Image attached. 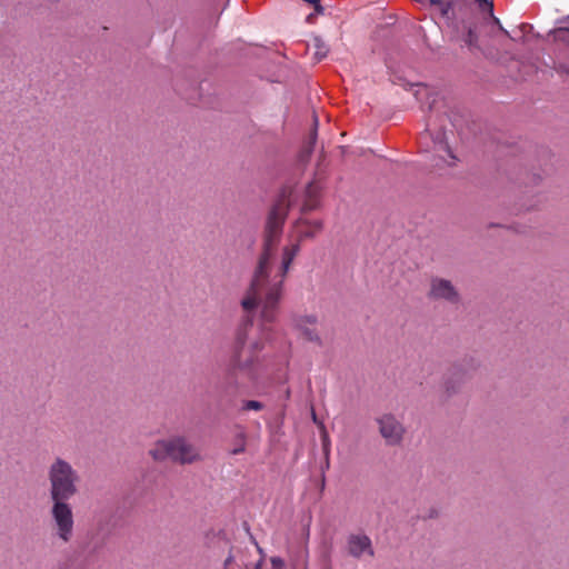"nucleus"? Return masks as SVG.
<instances>
[{
    "mask_svg": "<svg viewBox=\"0 0 569 569\" xmlns=\"http://www.w3.org/2000/svg\"><path fill=\"white\" fill-rule=\"evenodd\" d=\"M293 190L291 187H284L277 201L272 206L264 230L263 251L259 258L253 279L248 290V296L243 300V306L248 308L254 297L264 295L262 317L268 320L274 318V307L280 301L282 284L290 269L293 259L300 252V244L307 239H313L323 229L322 220H309L306 218L297 219L291 228V237L295 242L286 246L282 251V262L280 268L272 274L270 259L273 256L287 214L293 203Z\"/></svg>",
    "mask_w": 569,
    "mask_h": 569,
    "instance_id": "obj_1",
    "label": "nucleus"
},
{
    "mask_svg": "<svg viewBox=\"0 0 569 569\" xmlns=\"http://www.w3.org/2000/svg\"><path fill=\"white\" fill-rule=\"evenodd\" d=\"M246 296H248V293ZM246 298L247 297L242 300ZM263 300L264 295L262 293L261 296L259 295V297H254L248 308L242 306L246 311H250L253 308L260 309L259 336L250 337L252 321L247 320L237 330L233 345L231 363L236 370L243 372L249 380H254L257 377V366L260 360L259 353L263 349L264 342L270 339L272 331L271 325L276 321L278 313L279 301L274 307V318L272 320L264 319L262 317ZM241 305H243V301H241Z\"/></svg>",
    "mask_w": 569,
    "mask_h": 569,
    "instance_id": "obj_2",
    "label": "nucleus"
},
{
    "mask_svg": "<svg viewBox=\"0 0 569 569\" xmlns=\"http://www.w3.org/2000/svg\"><path fill=\"white\" fill-rule=\"evenodd\" d=\"M50 499H71L78 493L80 476L72 465L57 457L48 467Z\"/></svg>",
    "mask_w": 569,
    "mask_h": 569,
    "instance_id": "obj_3",
    "label": "nucleus"
},
{
    "mask_svg": "<svg viewBox=\"0 0 569 569\" xmlns=\"http://www.w3.org/2000/svg\"><path fill=\"white\" fill-rule=\"evenodd\" d=\"M154 461L170 459L181 465L192 463L200 459V450L183 436L158 440L149 450Z\"/></svg>",
    "mask_w": 569,
    "mask_h": 569,
    "instance_id": "obj_4",
    "label": "nucleus"
},
{
    "mask_svg": "<svg viewBox=\"0 0 569 569\" xmlns=\"http://www.w3.org/2000/svg\"><path fill=\"white\" fill-rule=\"evenodd\" d=\"M69 499H51V517L56 526V532L63 542H69L73 536L74 520Z\"/></svg>",
    "mask_w": 569,
    "mask_h": 569,
    "instance_id": "obj_5",
    "label": "nucleus"
},
{
    "mask_svg": "<svg viewBox=\"0 0 569 569\" xmlns=\"http://www.w3.org/2000/svg\"><path fill=\"white\" fill-rule=\"evenodd\" d=\"M428 298L437 301H446L451 305L460 302V293L458 289L450 280L440 277H432L430 279Z\"/></svg>",
    "mask_w": 569,
    "mask_h": 569,
    "instance_id": "obj_6",
    "label": "nucleus"
},
{
    "mask_svg": "<svg viewBox=\"0 0 569 569\" xmlns=\"http://www.w3.org/2000/svg\"><path fill=\"white\" fill-rule=\"evenodd\" d=\"M379 431L386 442L390 446H397L401 442L405 428L392 415H383L377 419Z\"/></svg>",
    "mask_w": 569,
    "mask_h": 569,
    "instance_id": "obj_7",
    "label": "nucleus"
},
{
    "mask_svg": "<svg viewBox=\"0 0 569 569\" xmlns=\"http://www.w3.org/2000/svg\"><path fill=\"white\" fill-rule=\"evenodd\" d=\"M293 327L300 336L310 342L322 346V340L318 330V319L313 315H302L293 319Z\"/></svg>",
    "mask_w": 569,
    "mask_h": 569,
    "instance_id": "obj_8",
    "label": "nucleus"
},
{
    "mask_svg": "<svg viewBox=\"0 0 569 569\" xmlns=\"http://www.w3.org/2000/svg\"><path fill=\"white\" fill-rule=\"evenodd\" d=\"M348 552L355 558H361L363 555L373 557L371 539L367 535H350L347 540Z\"/></svg>",
    "mask_w": 569,
    "mask_h": 569,
    "instance_id": "obj_9",
    "label": "nucleus"
},
{
    "mask_svg": "<svg viewBox=\"0 0 569 569\" xmlns=\"http://www.w3.org/2000/svg\"><path fill=\"white\" fill-rule=\"evenodd\" d=\"M468 378L467 372L460 367H452L446 377L445 389L448 395L457 392Z\"/></svg>",
    "mask_w": 569,
    "mask_h": 569,
    "instance_id": "obj_10",
    "label": "nucleus"
},
{
    "mask_svg": "<svg viewBox=\"0 0 569 569\" xmlns=\"http://www.w3.org/2000/svg\"><path fill=\"white\" fill-rule=\"evenodd\" d=\"M321 187L312 181L308 183L305 191V200L301 207V212L307 213L315 209H317L319 204V196H320Z\"/></svg>",
    "mask_w": 569,
    "mask_h": 569,
    "instance_id": "obj_11",
    "label": "nucleus"
},
{
    "mask_svg": "<svg viewBox=\"0 0 569 569\" xmlns=\"http://www.w3.org/2000/svg\"><path fill=\"white\" fill-rule=\"evenodd\" d=\"M433 150L438 153L445 163L449 166L455 163L456 157L451 152L448 142L445 141L443 133H439L433 139Z\"/></svg>",
    "mask_w": 569,
    "mask_h": 569,
    "instance_id": "obj_12",
    "label": "nucleus"
},
{
    "mask_svg": "<svg viewBox=\"0 0 569 569\" xmlns=\"http://www.w3.org/2000/svg\"><path fill=\"white\" fill-rule=\"evenodd\" d=\"M475 3L481 12L487 13L496 24L500 26L499 19L493 14V0H475Z\"/></svg>",
    "mask_w": 569,
    "mask_h": 569,
    "instance_id": "obj_13",
    "label": "nucleus"
},
{
    "mask_svg": "<svg viewBox=\"0 0 569 569\" xmlns=\"http://www.w3.org/2000/svg\"><path fill=\"white\" fill-rule=\"evenodd\" d=\"M246 450V433L243 431L239 432L236 437V445L230 450L231 455H239Z\"/></svg>",
    "mask_w": 569,
    "mask_h": 569,
    "instance_id": "obj_14",
    "label": "nucleus"
},
{
    "mask_svg": "<svg viewBox=\"0 0 569 569\" xmlns=\"http://www.w3.org/2000/svg\"><path fill=\"white\" fill-rule=\"evenodd\" d=\"M463 42L469 48L477 47L478 36L470 26L466 28V33L463 34Z\"/></svg>",
    "mask_w": 569,
    "mask_h": 569,
    "instance_id": "obj_15",
    "label": "nucleus"
},
{
    "mask_svg": "<svg viewBox=\"0 0 569 569\" xmlns=\"http://www.w3.org/2000/svg\"><path fill=\"white\" fill-rule=\"evenodd\" d=\"M317 126H318V119L315 117V128L312 132L310 133L309 141L305 146V152L309 156L315 147L316 140H317Z\"/></svg>",
    "mask_w": 569,
    "mask_h": 569,
    "instance_id": "obj_16",
    "label": "nucleus"
},
{
    "mask_svg": "<svg viewBox=\"0 0 569 569\" xmlns=\"http://www.w3.org/2000/svg\"><path fill=\"white\" fill-rule=\"evenodd\" d=\"M262 409H263V403L260 401H256V400H248V401H244L242 405V410H244V411H247V410L260 411Z\"/></svg>",
    "mask_w": 569,
    "mask_h": 569,
    "instance_id": "obj_17",
    "label": "nucleus"
},
{
    "mask_svg": "<svg viewBox=\"0 0 569 569\" xmlns=\"http://www.w3.org/2000/svg\"><path fill=\"white\" fill-rule=\"evenodd\" d=\"M553 37L556 40L565 41L569 43V29L567 28H559L555 30Z\"/></svg>",
    "mask_w": 569,
    "mask_h": 569,
    "instance_id": "obj_18",
    "label": "nucleus"
},
{
    "mask_svg": "<svg viewBox=\"0 0 569 569\" xmlns=\"http://www.w3.org/2000/svg\"><path fill=\"white\" fill-rule=\"evenodd\" d=\"M326 54H327V48L325 47V44L323 43L318 44L317 56H319V59L326 57Z\"/></svg>",
    "mask_w": 569,
    "mask_h": 569,
    "instance_id": "obj_19",
    "label": "nucleus"
},
{
    "mask_svg": "<svg viewBox=\"0 0 569 569\" xmlns=\"http://www.w3.org/2000/svg\"><path fill=\"white\" fill-rule=\"evenodd\" d=\"M259 552L261 553L260 560L254 565L253 569H261L262 562H263V552L261 548H258Z\"/></svg>",
    "mask_w": 569,
    "mask_h": 569,
    "instance_id": "obj_20",
    "label": "nucleus"
},
{
    "mask_svg": "<svg viewBox=\"0 0 569 569\" xmlns=\"http://www.w3.org/2000/svg\"><path fill=\"white\" fill-rule=\"evenodd\" d=\"M426 4H429V6L441 4V0H423V6H426Z\"/></svg>",
    "mask_w": 569,
    "mask_h": 569,
    "instance_id": "obj_21",
    "label": "nucleus"
},
{
    "mask_svg": "<svg viewBox=\"0 0 569 569\" xmlns=\"http://www.w3.org/2000/svg\"><path fill=\"white\" fill-rule=\"evenodd\" d=\"M449 10H450V4H447L441 8L442 14H445V16H447L449 13Z\"/></svg>",
    "mask_w": 569,
    "mask_h": 569,
    "instance_id": "obj_22",
    "label": "nucleus"
},
{
    "mask_svg": "<svg viewBox=\"0 0 569 569\" xmlns=\"http://www.w3.org/2000/svg\"><path fill=\"white\" fill-rule=\"evenodd\" d=\"M231 561H232V557L228 556L227 559L224 560V566L228 567Z\"/></svg>",
    "mask_w": 569,
    "mask_h": 569,
    "instance_id": "obj_23",
    "label": "nucleus"
},
{
    "mask_svg": "<svg viewBox=\"0 0 569 569\" xmlns=\"http://www.w3.org/2000/svg\"><path fill=\"white\" fill-rule=\"evenodd\" d=\"M303 569H308V568H307V565H305V568H303Z\"/></svg>",
    "mask_w": 569,
    "mask_h": 569,
    "instance_id": "obj_24",
    "label": "nucleus"
}]
</instances>
